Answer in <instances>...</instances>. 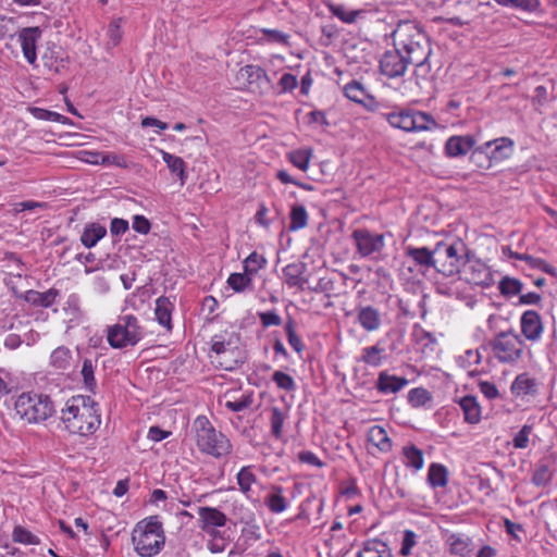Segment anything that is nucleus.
<instances>
[{
	"mask_svg": "<svg viewBox=\"0 0 557 557\" xmlns=\"http://www.w3.org/2000/svg\"><path fill=\"white\" fill-rule=\"evenodd\" d=\"M61 420L71 434L88 436L101 424L100 409L90 396L76 395L65 403Z\"/></svg>",
	"mask_w": 557,
	"mask_h": 557,
	"instance_id": "nucleus-1",
	"label": "nucleus"
},
{
	"mask_svg": "<svg viewBox=\"0 0 557 557\" xmlns=\"http://www.w3.org/2000/svg\"><path fill=\"white\" fill-rule=\"evenodd\" d=\"M394 47L410 62L428 61L431 55L430 40L422 28L411 21H401L393 34Z\"/></svg>",
	"mask_w": 557,
	"mask_h": 557,
	"instance_id": "nucleus-2",
	"label": "nucleus"
},
{
	"mask_svg": "<svg viewBox=\"0 0 557 557\" xmlns=\"http://www.w3.org/2000/svg\"><path fill=\"white\" fill-rule=\"evenodd\" d=\"M13 410L24 424H41L55 413L51 397L36 392L20 394L14 400Z\"/></svg>",
	"mask_w": 557,
	"mask_h": 557,
	"instance_id": "nucleus-3",
	"label": "nucleus"
},
{
	"mask_svg": "<svg viewBox=\"0 0 557 557\" xmlns=\"http://www.w3.org/2000/svg\"><path fill=\"white\" fill-rule=\"evenodd\" d=\"M198 449L214 458H223L232 453L230 440L215 430L206 416H198L191 425Z\"/></svg>",
	"mask_w": 557,
	"mask_h": 557,
	"instance_id": "nucleus-4",
	"label": "nucleus"
},
{
	"mask_svg": "<svg viewBox=\"0 0 557 557\" xmlns=\"http://www.w3.org/2000/svg\"><path fill=\"white\" fill-rule=\"evenodd\" d=\"M135 552L141 557H152L164 546L165 535L161 521L157 516L139 521L132 532Z\"/></svg>",
	"mask_w": 557,
	"mask_h": 557,
	"instance_id": "nucleus-5",
	"label": "nucleus"
},
{
	"mask_svg": "<svg viewBox=\"0 0 557 557\" xmlns=\"http://www.w3.org/2000/svg\"><path fill=\"white\" fill-rule=\"evenodd\" d=\"M488 347L493 358L499 363L513 366L522 359L525 344L521 336L511 329L496 334L488 342Z\"/></svg>",
	"mask_w": 557,
	"mask_h": 557,
	"instance_id": "nucleus-6",
	"label": "nucleus"
},
{
	"mask_svg": "<svg viewBox=\"0 0 557 557\" xmlns=\"http://www.w3.org/2000/svg\"><path fill=\"white\" fill-rule=\"evenodd\" d=\"M465 252L466 246L461 240L451 244L440 242L434 247L433 268L445 276H453L463 267Z\"/></svg>",
	"mask_w": 557,
	"mask_h": 557,
	"instance_id": "nucleus-7",
	"label": "nucleus"
},
{
	"mask_svg": "<svg viewBox=\"0 0 557 557\" xmlns=\"http://www.w3.org/2000/svg\"><path fill=\"white\" fill-rule=\"evenodd\" d=\"M239 337L234 333L216 334L211 338V352L214 360L225 370H233L243 362Z\"/></svg>",
	"mask_w": 557,
	"mask_h": 557,
	"instance_id": "nucleus-8",
	"label": "nucleus"
},
{
	"mask_svg": "<svg viewBox=\"0 0 557 557\" xmlns=\"http://www.w3.org/2000/svg\"><path fill=\"white\" fill-rule=\"evenodd\" d=\"M141 338L143 330L137 318L132 314L120 317L107 333L109 345L116 349L135 346Z\"/></svg>",
	"mask_w": 557,
	"mask_h": 557,
	"instance_id": "nucleus-9",
	"label": "nucleus"
},
{
	"mask_svg": "<svg viewBox=\"0 0 557 557\" xmlns=\"http://www.w3.org/2000/svg\"><path fill=\"white\" fill-rule=\"evenodd\" d=\"M389 125L404 132H423L436 126L429 113L416 110H399L385 114Z\"/></svg>",
	"mask_w": 557,
	"mask_h": 557,
	"instance_id": "nucleus-10",
	"label": "nucleus"
},
{
	"mask_svg": "<svg viewBox=\"0 0 557 557\" xmlns=\"http://www.w3.org/2000/svg\"><path fill=\"white\" fill-rule=\"evenodd\" d=\"M512 146L513 141L508 137L488 140L472 150L471 159L480 165H483L481 161L485 158L487 162L486 168H490L492 162L508 159L512 153Z\"/></svg>",
	"mask_w": 557,
	"mask_h": 557,
	"instance_id": "nucleus-11",
	"label": "nucleus"
},
{
	"mask_svg": "<svg viewBox=\"0 0 557 557\" xmlns=\"http://www.w3.org/2000/svg\"><path fill=\"white\" fill-rule=\"evenodd\" d=\"M238 77L244 79L247 87L253 92L267 94L272 87L270 77L259 65H245L239 70Z\"/></svg>",
	"mask_w": 557,
	"mask_h": 557,
	"instance_id": "nucleus-12",
	"label": "nucleus"
},
{
	"mask_svg": "<svg viewBox=\"0 0 557 557\" xmlns=\"http://www.w3.org/2000/svg\"><path fill=\"white\" fill-rule=\"evenodd\" d=\"M351 237L356 244L358 253L366 258L375 252H380L384 248V236L373 234L368 230H355Z\"/></svg>",
	"mask_w": 557,
	"mask_h": 557,
	"instance_id": "nucleus-13",
	"label": "nucleus"
},
{
	"mask_svg": "<svg viewBox=\"0 0 557 557\" xmlns=\"http://www.w3.org/2000/svg\"><path fill=\"white\" fill-rule=\"evenodd\" d=\"M411 62L398 49L386 51L380 60V71L388 78L403 76Z\"/></svg>",
	"mask_w": 557,
	"mask_h": 557,
	"instance_id": "nucleus-14",
	"label": "nucleus"
},
{
	"mask_svg": "<svg viewBox=\"0 0 557 557\" xmlns=\"http://www.w3.org/2000/svg\"><path fill=\"white\" fill-rule=\"evenodd\" d=\"M463 274L467 282L482 287H488L494 282L490 268L480 260L465 261Z\"/></svg>",
	"mask_w": 557,
	"mask_h": 557,
	"instance_id": "nucleus-15",
	"label": "nucleus"
},
{
	"mask_svg": "<svg viewBox=\"0 0 557 557\" xmlns=\"http://www.w3.org/2000/svg\"><path fill=\"white\" fill-rule=\"evenodd\" d=\"M521 333L527 341L536 343L542 338L544 324L541 314L535 310H527L520 318Z\"/></svg>",
	"mask_w": 557,
	"mask_h": 557,
	"instance_id": "nucleus-16",
	"label": "nucleus"
},
{
	"mask_svg": "<svg viewBox=\"0 0 557 557\" xmlns=\"http://www.w3.org/2000/svg\"><path fill=\"white\" fill-rule=\"evenodd\" d=\"M41 37V29L39 27H25L18 33V41L27 62L37 66V41Z\"/></svg>",
	"mask_w": 557,
	"mask_h": 557,
	"instance_id": "nucleus-17",
	"label": "nucleus"
},
{
	"mask_svg": "<svg viewBox=\"0 0 557 557\" xmlns=\"http://www.w3.org/2000/svg\"><path fill=\"white\" fill-rule=\"evenodd\" d=\"M255 466H244L236 474V482L240 493L250 502L257 503L258 496L253 490V485L259 484V480L255 473Z\"/></svg>",
	"mask_w": 557,
	"mask_h": 557,
	"instance_id": "nucleus-18",
	"label": "nucleus"
},
{
	"mask_svg": "<svg viewBox=\"0 0 557 557\" xmlns=\"http://www.w3.org/2000/svg\"><path fill=\"white\" fill-rule=\"evenodd\" d=\"M199 527L207 533L213 531L214 528L224 527L227 518L225 513L214 507H199Z\"/></svg>",
	"mask_w": 557,
	"mask_h": 557,
	"instance_id": "nucleus-19",
	"label": "nucleus"
},
{
	"mask_svg": "<svg viewBox=\"0 0 557 557\" xmlns=\"http://www.w3.org/2000/svg\"><path fill=\"white\" fill-rule=\"evenodd\" d=\"M357 321L367 332H376L382 326V314L373 306H360L356 308Z\"/></svg>",
	"mask_w": 557,
	"mask_h": 557,
	"instance_id": "nucleus-20",
	"label": "nucleus"
},
{
	"mask_svg": "<svg viewBox=\"0 0 557 557\" xmlns=\"http://www.w3.org/2000/svg\"><path fill=\"white\" fill-rule=\"evenodd\" d=\"M409 384L408 379L389 374L387 371H382L375 382V387L379 393L383 395L396 394Z\"/></svg>",
	"mask_w": 557,
	"mask_h": 557,
	"instance_id": "nucleus-21",
	"label": "nucleus"
},
{
	"mask_svg": "<svg viewBox=\"0 0 557 557\" xmlns=\"http://www.w3.org/2000/svg\"><path fill=\"white\" fill-rule=\"evenodd\" d=\"M475 139L473 136H451L445 143V153L450 158L466 156L474 149Z\"/></svg>",
	"mask_w": 557,
	"mask_h": 557,
	"instance_id": "nucleus-22",
	"label": "nucleus"
},
{
	"mask_svg": "<svg viewBox=\"0 0 557 557\" xmlns=\"http://www.w3.org/2000/svg\"><path fill=\"white\" fill-rule=\"evenodd\" d=\"M264 505L272 513L278 515L284 512L289 506L287 498L284 496V487L282 485L271 484L264 497Z\"/></svg>",
	"mask_w": 557,
	"mask_h": 557,
	"instance_id": "nucleus-23",
	"label": "nucleus"
},
{
	"mask_svg": "<svg viewBox=\"0 0 557 557\" xmlns=\"http://www.w3.org/2000/svg\"><path fill=\"white\" fill-rule=\"evenodd\" d=\"M326 8L333 16L344 24H355L358 20H362L367 15V10L364 9L354 10L342 3L327 2Z\"/></svg>",
	"mask_w": 557,
	"mask_h": 557,
	"instance_id": "nucleus-24",
	"label": "nucleus"
},
{
	"mask_svg": "<svg viewBox=\"0 0 557 557\" xmlns=\"http://www.w3.org/2000/svg\"><path fill=\"white\" fill-rule=\"evenodd\" d=\"M510 392L513 396L524 398L537 394V382L529 373L518 374L511 383Z\"/></svg>",
	"mask_w": 557,
	"mask_h": 557,
	"instance_id": "nucleus-25",
	"label": "nucleus"
},
{
	"mask_svg": "<svg viewBox=\"0 0 557 557\" xmlns=\"http://www.w3.org/2000/svg\"><path fill=\"white\" fill-rule=\"evenodd\" d=\"M41 61L44 66L52 73H60L65 67L62 48L54 44L47 46L41 55Z\"/></svg>",
	"mask_w": 557,
	"mask_h": 557,
	"instance_id": "nucleus-26",
	"label": "nucleus"
},
{
	"mask_svg": "<svg viewBox=\"0 0 557 557\" xmlns=\"http://www.w3.org/2000/svg\"><path fill=\"white\" fill-rule=\"evenodd\" d=\"M446 545L450 554L466 557L472 550V540L470 536L461 533H450L447 535Z\"/></svg>",
	"mask_w": 557,
	"mask_h": 557,
	"instance_id": "nucleus-27",
	"label": "nucleus"
},
{
	"mask_svg": "<svg viewBox=\"0 0 557 557\" xmlns=\"http://www.w3.org/2000/svg\"><path fill=\"white\" fill-rule=\"evenodd\" d=\"M554 476V462L548 458L539 460L532 474V483L537 487L547 486Z\"/></svg>",
	"mask_w": 557,
	"mask_h": 557,
	"instance_id": "nucleus-28",
	"label": "nucleus"
},
{
	"mask_svg": "<svg viewBox=\"0 0 557 557\" xmlns=\"http://www.w3.org/2000/svg\"><path fill=\"white\" fill-rule=\"evenodd\" d=\"M174 307V302L169 297L161 296L156 300V319L168 331L172 330V312Z\"/></svg>",
	"mask_w": 557,
	"mask_h": 557,
	"instance_id": "nucleus-29",
	"label": "nucleus"
},
{
	"mask_svg": "<svg viewBox=\"0 0 557 557\" xmlns=\"http://www.w3.org/2000/svg\"><path fill=\"white\" fill-rule=\"evenodd\" d=\"M357 557H393L388 545L379 539L363 542Z\"/></svg>",
	"mask_w": 557,
	"mask_h": 557,
	"instance_id": "nucleus-30",
	"label": "nucleus"
},
{
	"mask_svg": "<svg viewBox=\"0 0 557 557\" xmlns=\"http://www.w3.org/2000/svg\"><path fill=\"white\" fill-rule=\"evenodd\" d=\"M305 271L306 264L302 262L287 264L283 268L286 284L289 287L304 289L305 284L307 283V280L304 277Z\"/></svg>",
	"mask_w": 557,
	"mask_h": 557,
	"instance_id": "nucleus-31",
	"label": "nucleus"
},
{
	"mask_svg": "<svg viewBox=\"0 0 557 557\" xmlns=\"http://www.w3.org/2000/svg\"><path fill=\"white\" fill-rule=\"evenodd\" d=\"M368 442L377 448L381 453H388L392 449V440L386 430L381 425H373L367 433Z\"/></svg>",
	"mask_w": 557,
	"mask_h": 557,
	"instance_id": "nucleus-32",
	"label": "nucleus"
},
{
	"mask_svg": "<svg viewBox=\"0 0 557 557\" xmlns=\"http://www.w3.org/2000/svg\"><path fill=\"white\" fill-rule=\"evenodd\" d=\"M405 255L411 258L414 264L425 269L433 268L434 265V249L408 246L405 248Z\"/></svg>",
	"mask_w": 557,
	"mask_h": 557,
	"instance_id": "nucleus-33",
	"label": "nucleus"
},
{
	"mask_svg": "<svg viewBox=\"0 0 557 557\" xmlns=\"http://www.w3.org/2000/svg\"><path fill=\"white\" fill-rule=\"evenodd\" d=\"M414 64L416 69L413 72V78L417 87L425 92H430L432 89V74H431V65L428 61L422 62H411Z\"/></svg>",
	"mask_w": 557,
	"mask_h": 557,
	"instance_id": "nucleus-34",
	"label": "nucleus"
},
{
	"mask_svg": "<svg viewBox=\"0 0 557 557\" xmlns=\"http://www.w3.org/2000/svg\"><path fill=\"white\" fill-rule=\"evenodd\" d=\"M384 352L385 349L380 343L373 346H367L361 349V355L358 358V361L372 368H379L385 359Z\"/></svg>",
	"mask_w": 557,
	"mask_h": 557,
	"instance_id": "nucleus-35",
	"label": "nucleus"
},
{
	"mask_svg": "<svg viewBox=\"0 0 557 557\" xmlns=\"http://www.w3.org/2000/svg\"><path fill=\"white\" fill-rule=\"evenodd\" d=\"M463 412L465 421L471 424L479 423L481 420V407L474 396L468 395L459 400Z\"/></svg>",
	"mask_w": 557,
	"mask_h": 557,
	"instance_id": "nucleus-36",
	"label": "nucleus"
},
{
	"mask_svg": "<svg viewBox=\"0 0 557 557\" xmlns=\"http://www.w3.org/2000/svg\"><path fill=\"white\" fill-rule=\"evenodd\" d=\"M107 235V228L99 223L87 224L81 235V242L86 248H91Z\"/></svg>",
	"mask_w": 557,
	"mask_h": 557,
	"instance_id": "nucleus-37",
	"label": "nucleus"
},
{
	"mask_svg": "<svg viewBox=\"0 0 557 557\" xmlns=\"http://www.w3.org/2000/svg\"><path fill=\"white\" fill-rule=\"evenodd\" d=\"M242 510L243 515L239 518V522L245 524L242 530L243 535L252 541L260 540V527L256 522L255 513L247 508H242Z\"/></svg>",
	"mask_w": 557,
	"mask_h": 557,
	"instance_id": "nucleus-38",
	"label": "nucleus"
},
{
	"mask_svg": "<svg viewBox=\"0 0 557 557\" xmlns=\"http://www.w3.org/2000/svg\"><path fill=\"white\" fill-rule=\"evenodd\" d=\"M404 463L406 467L419 471L423 468V451L413 444L403 447Z\"/></svg>",
	"mask_w": 557,
	"mask_h": 557,
	"instance_id": "nucleus-39",
	"label": "nucleus"
},
{
	"mask_svg": "<svg viewBox=\"0 0 557 557\" xmlns=\"http://www.w3.org/2000/svg\"><path fill=\"white\" fill-rule=\"evenodd\" d=\"M428 483L433 487H445L448 483V470L442 463L433 462L429 467Z\"/></svg>",
	"mask_w": 557,
	"mask_h": 557,
	"instance_id": "nucleus-40",
	"label": "nucleus"
},
{
	"mask_svg": "<svg viewBox=\"0 0 557 557\" xmlns=\"http://www.w3.org/2000/svg\"><path fill=\"white\" fill-rule=\"evenodd\" d=\"M72 352L65 346L57 347L50 355V366L55 370H66L71 366Z\"/></svg>",
	"mask_w": 557,
	"mask_h": 557,
	"instance_id": "nucleus-41",
	"label": "nucleus"
},
{
	"mask_svg": "<svg viewBox=\"0 0 557 557\" xmlns=\"http://www.w3.org/2000/svg\"><path fill=\"white\" fill-rule=\"evenodd\" d=\"M512 258L525 261L531 268L539 269L553 276L557 275V270L552 264L547 263L544 259L536 258L527 253H512Z\"/></svg>",
	"mask_w": 557,
	"mask_h": 557,
	"instance_id": "nucleus-42",
	"label": "nucleus"
},
{
	"mask_svg": "<svg viewBox=\"0 0 557 557\" xmlns=\"http://www.w3.org/2000/svg\"><path fill=\"white\" fill-rule=\"evenodd\" d=\"M289 231L295 232L301 230L308 224V212L302 205H294L289 213Z\"/></svg>",
	"mask_w": 557,
	"mask_h": 557,
	"instance_id": "nucleus-43",
	"label": "nucleus"
},
{
	"mask_svg": "<svg viewBox=\"0 0 557 557\" xmlns=\"http://www.w3.org/2000/svg\"><path fill=\"white\" fill-rule=\"evenodd\" d=\"M12 540L23 545H39L41 543L38 535L20 524L13 528Z\"/></svg>",
	"mask_w": 557,
	"mask_h": 557,
	"instance_id": "nucleus-44",
	"label": "nucleus"
},
{
	"mask_svg": "<svg viewBox=\"0 0 557 557\" xmlns=\"http://www.w3.org/2000/svg\"><path fill=\"white\" fill-rule=\"evenodd\" d=\"M162 159L166 163L168 168L173 174L178 175L181 184L183 185L187 178L185 172V162L181 157L171 154L169 152H162Z\"/></svg>",
	"mask_w": 557,
	"mask_h": 557,
	"instance_id": "nucleus-45",
	"label": "nucleus"
},
{
	"mask_svg": "<svg viewBox=\"0 0 557 557\" xmlns=\"http://www.w3.org/2000/svg\"><path fill=\"white\" fill-rule=\"evenodd\" d=\"M57 296L58 292L54 289H49L45 293L29 290L27 292L26 299L35 306L48 308L54 302Z\"/></svg>",
	"mask_w": 557,
	"mask_h": 557,
	"instance_id": "nucleus-46",
	"label": "nucleus"
},
{
	"mask_svg": "<svg viewBox=\"0 0 557 557\" xmlns=\"http://www.w3.org/2000/svg\"><path fill=\"white\" fill-rule=\"evenodd\" d=\"M96 362V360H91L89 358L84 359L81 371L84 385L86 389L91 393H95L97 388V382L95 379Z\"/></svg>",
	"mask_w": 557,
	"mask_h": 557,
	"instance_id": "nucleus-47",
	"label": "nucleus"
},
{
	"mask_svg": "<svg viewBox=\"0 0 557 557\" xmlns=\"http://www.w3.org/2000/svg\"><path fill=\"white\" fill-rule=\"evenodd\" d=\"M344 95L351 101L363 103L369 97L363 85L358 81H351L344 87Z\"/></svg>",
	"mask_w": 557,
	"mask_h": 557,
	"instance_id": "nucleus-48",
	"label": "nucleus"
},
{
	"mask_svg": "<svg viewBox=\"0 0 557 557\" xmlns=\"http://www.w3.org/2000/svg\"><path fill=\"white\" fill-rule=\"evenodd\" d=\"M287 419V412L280 409L278 407H273L271 409L270 416V424H271V433L275 438H281L283 434V425L285 420Z\"/></svg>",
	"mask_w": 557,
	"mask_h": 557,
	"instance_id": "nucleus-49",
	"label": "nucleus"
},
{
	"mask_svg": "<svg viewBox=\"0 0 557 557\" xmlns=\"http://www.w3.org/2000/svg\"><path fill=\"white\" fill-rule=\"evenodd\" d=\"M312 152L310 149H297L288 153V160L297 169L306 172L309 168Z\"/></svg>",
	"mask_w": 557,
	"mask_h": 557,
	"instance_id": "nucleus-50",
	"label": "nucleus"
},
{
	"mask_svg": "<svg viewBox=\"0 0 557 557\" xmlns=\"http://www.w3.org/2000/svg\"><path fill=\"white\" fill-rule=\"evenodd\" d=\"M265 264L267 259L257 251H253L244 260V271L252 277Z\"/></svg>",
	"mask_w": 557,
	"mask_h": 557,
	"instance_id": "nucleus-51",
	"label": "nucleus"
},
{
	"mask_svg": "<svg viewBox=\"0 0 557 557\" xmlns=\"http://www.w3.org/2000/svg\"><path fill=\"white\" fill-rule=\"evenodd\" d=\"M252 283V277L245 271L243 273H232L227 278L228 286L236 293L244 292Z\"/></svg>",
	"mask_w": 557,
	"mask_h": 557,
	"instance_id": "nucleus-52",
	"label": "nucleus"
},
{
	"mask_svg": "<svg viewBox=\"0 0 557 557\" xmlns=\"http://www.w3.org/2000/svg\"><path fill=\"white\" fill-rule=\"evenodd\" d=\"M29 112L32 113V115L34 117H36L38 120H42V121H51V122H58V123L65 124L69 120L66 116H64L58 112L38 108V107L29 108Z\"/></svg>",
	"mask_w": 557,
	"mask_h": 557,
	"instance_id": "nucleus-53",
	"label": "nucleus"
},
{
	"mask_svg": "<svg viewBox=\"0 0 557 557\" xmlns=\"http://www.w3.org/2000/svg\"><path fill=\"white\" fill-rule=\"evenodd\" d=\"M272 381L280 389L285 392H294L296 389V382L293 376L283 371H275L272 374Z\"/></svg>",
	"mask_w": 557,
	"mask_h": 557,
	"instance_id": "nucleus-54",
	"label": "nucleus"
},
{
	"mask_svg": "<svg viewBox=\"0 0 557 557\" xmlns=\"http://www.w3.org/2000/svg\"><path fill=\"white\" fill-rule=\"evenodd\" d=\"M500 293L506 296H513L522 290V283L512 277H503L498 286Z\"/></svg>",
	"mask_w": 557,
	"mask_h": 557,
	"instance_id": "nucleus-55",
	"label": "nucleus"
},
{
	"mask_svg": "<svg viewBox=\"0 0 557 557\" xmlns=\"http://www.w3.org/2000/svg\"><path fill=\"white\" fill-rule=\"evenodd\" d=\"M430 399V393L421 387L412 388L408 393V401L412 407L424 406Z\"/></svg>",
	"mask_w": 557,
	"mask_h": 557,
	"instance_id": "nucleus-56",
	"label": "nucleus"
},
{
	"mask_svg": "<svg viewBox=\"0 0 557 557\" xmlns=\"http://www.w3.org/2000/svg\"><path fill=\"white\" fill-rule=\"evenodd\" d=\"M285 332L287 335L288 344L296 352H300L304 349V344L300 337L296 334L295 322L289 319L285 324Z\"/></svg>",
	"mask_w": 557,
	"mask_h": 557,
	"instance_id": "nucleus-57",
	"label": "nucleus"
},
{
	"mask_svg": "<svg viewBox=\"0 0 557 557\" xmlns=\"http://www.w3.org/2000/svg\"><path fill=\"white\" fill-rule=\"evenodd\" d=\"M418 535L411 530H405L401 541L399 554L408 557L412 553V548L417 545Z\"/></svg>",
	"mask_w": 557,
	"mask_h": 557,
	"instance_id": "nucleus-58",
	"label": "nucleus"
},
{
	"mask_svg": "<svg viewBox=\"0 0 557 557\" xmlns=\"http://www.w3.org/2000/svg\"><path fill=\"white\" fill-rule=\"evenodd\" d=\"M253 403L252 393L244 394L239 399L226 400L225 407L233 412H240L250 407Z\"/></svg>",
	"mask_w": 557,
	"mask_h": 557,
	"instance_id": "nucleus-59",
	"label": "nucleus"
},
{
	"mask_svg": "<svg viewBox=\"0 0 557 557\" xmlns=\"http://www.w3.org/2000/svg\"><path fill=\"white\" fill-rule=\"evenodd\" d=\"M121 20L112 21L107 29V36L109 38L108 45L111 47H115L120 44L122 39V30H121Z\"/></svg>",
	"mask_w": 557,
	"mask_h": 557,
	"instance_id": "nucleus-60",
	"label": "nucleus"
},
{
	"mask_svg": "<svg viewBox=\"0 0 557 557\" xmlns=\"http://www.w3.org/2000/svg\"><path fill=\"white\" fill-rule=\"evenodd\" d=\"M258 317L264 329L270 326H278L282 324V318L276 313L275 310L258 312Z\"/></svg>",
	"mask_w": 557,
	"mask_h": 557,
	"instance_id": "nucleus-61",
	"label": "nucleus"
},
{
	"mask_svg": "<svg viewBox=\"0 0 557 557\" xmlns=\"http://www.w3.org/2000/svg\"><path fill=\"white\" fill-rule=\"evenodd\" d=\"M532 432L531 425H523L520 431L515 435L512 440V445L515 448L523 449L529 445V436Z\"/></svg>",
	"mask_w": 557,
	"mask_h": 557,
	"instance_id": "nucleus-62",
	"label": "nucleus"
},
{
	"mask_svg": "<svg viewBox=\"0 0 557 557\" xmlns=\"http://www.w3.org/2000/svg\"><path fill=\"white\" fill-rule=\"evenodd\" d=\"M297 85V77L290 73H284L278 81L281 94L293 91Z\"/></svg>",
	"mask_w": 557,
	"mask_h": 557,
	"instance_id": "nucleus-63",
	"label": "nucleus"
},
{
	"mask_svg": "<svg viewBox=\"0 0 557 557\" xmlns=\"http://www.w3.org/2000/svg\"><path fill=\"white\" fill-rule=\"evenodd\" d=\"M92 290L99 295H104L110 290V282L107 275L99 274L94 277Z\"/></svg>",
	"mask_w": 557,
	"mask_h": 557,
	"instance_id": "nucleus-64",
	"label": "nucleus"
}]
</instances>
